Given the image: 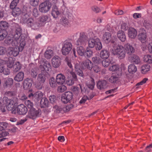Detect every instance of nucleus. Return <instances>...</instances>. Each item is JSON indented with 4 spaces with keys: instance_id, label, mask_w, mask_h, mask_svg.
Wrapping results in <instances>:
<instances>
[{
    "instance_id": "f257e3e1",
    "label": "nucleus",
    "mask_w": 152,
    "mask_h": 152,
    "mask_svg": "<svg viewBox=\"0 0 152 152\" xmlns=\"http://www.w3.org/2000/svg\"><path fill=\"white\" fill-rule=\"evenodd\" d=\"M0 109L2 112H4L6 111L5 107L6 106L8 111L12 110V113H16V111L15 108V103L13 100L5 97L4 98L3 100H2V102H0Z\"/></svg>"
},
{
    "instance_id": "f03ea898",
    "label": "nucleus",
    "mask_w": 152,
    "mask_h": 152,
    "mask_svg": "<svg viewBox=\"0 0 152 152\" xmlns=\"http://www.w3.org/2000/svg\"><path fill=\"white\" fill-rule=\"evenodd\" d=\"M112 53L114 55H118V58L123 59L125 56L126 52L124 47L119 45L116 43L113 42Z\"/></svg>"
},
{
    "instance_id": "7ed1b4c3",
    "label": "nucleus",
    "mask_w": 152,
    "mask_h": 152,
    "mask_svg": "<svg viewBox=\"0 0 152 152\" xmlns=\"http://www.w3.org/2000/svg\"><path fill=\"white\" fill-rule=\"evenodd\" d=\"M90 38L88 40V46L90 48H93L95 47L96 50H99L102 48V45L100 39L98 38H93V34L91 32L89 33Z\"/></svg>"
},
{
    "instance_id": "20e7f679",
    "label": "nucleus",
    "mask_w": 152,
    "mask_h": 152,
    "mask_svg": "<svg viewBox=\"0 0 152 152\" xmlns=\"http://www.w3.org/2000/svg\"><path fill=\"white\" fill-rule=\"evenodd\" d=\"M40 65L39 68L42 72L47 73L51 70V66L50 62L45 59L41 60L39 61Z\"/></svg>"
},
{
    "instance_id": "39448f33",
    "label": "nucleus",
    "mask_w": 152,
    "mask_h": 152,
    "mask_svg": "<svg viewBox=\"0 0 152 152\" xmlns=\"http://www.w3.org/2000/svg\"><path fill=\"white\" fill-rule=\"evenodd\" d=\"M41 114V111L40 109L37 110L32 108L28 111V114L26 116L27 118L32 119H34L39 117Z\"/></svg>"
},
{
    "instance_id": "423d86ee",
    "label": "nucleus",
    "mask_w": 152,
    "mask_h": 152,
    "mask_svg": "<svg viewBox=\"0 0 152 152\" xmlns=\"http://www.w3.org/2000/svg\"><path fill=\"white\" fill-rule=\"evenodd\" d=\"M88 37L86 34L84 32H81L80 34L79 38L75 43L76 45L78 46H85L88 39Z\"/></svg>"
},
{
    "instance_id": "0eeeda50",
    "label": "nucleus",
    "mask_w": 152,
    "mask_h": 152,
    "mask_svg": "<svg viewBox=\"0 0 152 152\" xmlns=\"http://www.w3.org/2000/svg\"><path fill=\"white\" fill-rule=\"evenodd\" d=\"M46 73L42 72L38 75L37 77V82L36 87L39 89H41L42 88L43 84L46 80Z\"/></svg>"
},
{
    "instance_id": "6e6552de",
    "label": "nucleus",
    "mask_w": 152,
    "mask_h": 152,
    "mask_svg": "<svg viewBox=\"0 0 152 152\" xmlns=\"http://www.w3.org/2000/svg\"><path fill=\"white\" fill-rule=\"evenodd\" d=\"M51 6L50 3L48 1H46L39 5V10L42 12L46 13L50 10Z\"/></svg>"
},
{
    "instance_id": "1a4fd4ad",
    "label": "nucleus",
    "mask_w": 152,
    "mask_h": 152,
    "mask_svg": "<svg viewBox=\"0 0 152 152\" xmlns=\"http://www.w3.org/2000/svg\"><path fill=\"white\" fill-rule=\"evenodd\" d=\"M72 48V45L70 42L65 41L64 43L62 49V53L63 55H68Z\"/></svg>"
},
{
    "instance_id": "9d476101",
    "label": "nucleus",
    "mask_w": 152,
    "mask_h": 152,
    "mask_svg": "<svg viewBox=\"0 0 152 152\" xmlns=\"http://www.w3.org/2000/svg\"><path fill=\"white\" fill-rule=\"evenodd\" d=\"M73 96V94L71 92H66L61 97V101L64 103H66L72 99Z\"/></svg>"
},
{
    "instance_id": "9b49d317",
    "label": "nucleus",
    "mask_w": 152,
    "mask_h": 152,
    "mask_svg": "<svg viewBox=\"0 0 152 152\" xmlns=\"http://www.w3.org/2000/svg\"><path fill=\"white\" fill-rule=\"evenodd\" d=\"M138 35V39L142 43L146 41L147 34L144 28H140Z\"/></svg>"
},
{
    "instance_id": "f8f14e48",
    "label": "nucleus",
    "mask_w": 152,
    "mask_h": 152,
    "mask_svg": "<svg viewBox=\"0 0 152 152\" xmlns=\"http://www.w3.org/2000/svg\"><path fill=\"white\" fill-rule=\"evenodd\" d=\"M93 66L92 62L89 59H86L83 62L81 65L82 68L83 69H87L91 70Z\"/></svg>"
},
{
    "instance_id": "ddd939ff",
    "label": "nucleus",
    "mask_w": 152,
    "mask_h": 152,
    "mask_svg": "<svg viewBox=\"0 0 152 152\" xmlns=\"http://www.w3.org/2000/svg\"><path fill=\"white\" fill-rule=\"evenodd\" d=\"M15 28V34L14 36V39L20 40V37L21 35L22 29L20 26L17 23L14 24Z\"/></svg>"
},
{
    "instance_id": "4468645a",
    "label": "nucleus",
    "mask_w": 152,
    "mask_h": 152,
    "mask_svg": "<svg viewBox=\"0 0 152 152\" xmlns=\"http://www.w3.org/2000/svg\"><path fill=\"white\" fill-rule=\"evenodd\" d=\"M27 107L23 104L18 105L17 108V113L20 115H25L27 113Z\"/></svg>"
},
{
    "instance_id": "2eb2a0df",
    "label": "nucleus",
    "mask_w": 152,
    "mask_h": 152,
    "mask_svg": "<svg viewBox=\"0 0 152 152\" xmlns=\"http://www.w3.org/2000/svg\"><path fill=\"white\" fill-rule=\"evenodd\" d=\"M121 75V71H119L117 75H113L109 78V81L112 83H118L121 80L120 77Z\"/></svg>"
},
{
    "instance_id": "dca6fc26",
    "label": "nucleus",
    "mask_w": 152,
    "mask_h": 152,
    "mask_svg": "<svg viewBox=\"0 0 152 152\" xmlns=\"http://www.w3.org/2000/svg\"><path fill=\"white\" fill-rule=\"evenodd\" d=\"M124 50L127 54L130 56L134 53L135 51L134 48L131 44L127 43L124 46Z\"/></svg>"
},
{
    "instance_id": "f3484780",
    "label": "nucleus",
    "mask_w": 152,
    "mask_h": 152,
    "mask_svg": "<svg viewBox=\"0 0 152 152\" xmlns=\"http://www.w3.org/2000/svg\"><path fill=\"white\" fill-rule=\"evenodd\" d=\"M43 94L40 91L36 92L34 94L31 93L28 96L29 98H31L37 101L39 100L42 97Z\"/></svg>"
},
{
    "instance_id": "a211bd4d",
    "label": "nucleus",
    "mask_w": 152,
    "mask_h": 152,
    "mask_svg": "<svg viewBox=\"0 0 152 152\" xmlns=\"http://www.w3.org/2000/svg\"><path fill=\"white\" fill-rule=\"evenodd\" d=\"M61 58L58 56H54L52 59V64L53 67L57 68L61 64Z\"/></svg>"
},
{
    "instance_id": "6ab92c4d",
    "label": "nucleus",
    "mask_w": 152,
    "mask_h": 152,
    "mask_svg": "<svg viewBox=\"0 0 152 152\" xmlns=\"http://www.w3.org/2000/svg\"><path fill=\"white\" fill-rule=\"evenodd\" d=\"M66 4L63 0H61L60 1V4L58 5V8L61 14H64L67 12V9L66 7Z\"/></svg>"
},
{
    "instance_id": "aec40b11",
    "label": "nucleus",
    "mask_w": 152,
    "mask_h": 152,
    "mask_svg": "<svg viewBox=\"0 0 152 152\" xmlns=\"http://www.w3.org/2000/svg\"><path fill=\"white\" fill-rule=\"evenodd\" d=\"M128 59L129 61L135 64H139L141 62L139 57L134 54L129 56L128 57Z\"/></svg>"
},
{
    "instance_id": "412c9836",
    "label": "nucleus",
    "mask_w": 152,
    "mask_h": 152,
    "mask_svg": "<svg viewBox=\"0 0 152 152\" xmlns=\"http://www.w3.org/2000/svg\"><path fill=\"white\" fill-rule=\"evenodd\" d=\"M7 52L9 55L16 56L18 55L19 51L18 48L10 47L8 49Z\"/></svg>"
},
{
    "instance_id": "4be33fe9",
    "label": "nucleus",
    "mask_w": 152,
    "mask_h": 152,
    "mask_svg": "<svg viewBox=\"0 0 152 152\" xmlns=\"http://www.w3.org/2000/svg\"><path fill=\"white\" fill-rule=\"evenodd\" d=\"M65 77L62 74H58L56 76V81L58 84H63L65 81Z\"/></svg>"
},
{
    "instance_id": "5701e85b",
    "label": "nucleus",
    "mask_w": 152,
    "mask_h": 152,
    "mask_svg": "<svg viewBox=\"0 0 152 152\" xmlns=\"http://www.w3.org/2000/svg\"><path fill=\"white\" fill-rule=\"evenodd\" d=\"M51 14L54 18H57L58 16L61 14L59 9L56 6L54 5L52 7Z\"/></svg>"
},
{
    "instance_id": "b1692460",
    "label": "nucleus",
    "mask_w": 152,
    "mask_h": 152,
    "mask_svg": "<svg viewBox=\"0 0 152 152\" xmlns=\"http://www.w3.org/2000/svg\"><path fill=\"white\" fill-rule=\"evenodd\" d=\"M32 80L31 79L26 78L23 82V87L27 89L30 88L32 86Z\"/></svg>"
},
{
    "instance_id": "393cba45",
    "label": "nucleus",
    "mask_w": 152,
    "mask_h": 152,
    "mask_svg": "<svg viewBox=\"0 0 152 152\" xmlns=\"http://www.w3.org/2000/svg\"><path fill=\"white\" fill-rule=\"evenodd\" d=\"M137 34V31L134 28H131L129 29L128 31V35L130 38L133 39L135 38Z\"/></svg>"
},
{
    "instance_id": "a878e982",
    "label": "nucleus",
    "mask_w": 152,
    "mask_h": 152,
    "mask_svg": "<svg viewBox=\"0 0 152 152\" xmlns=\"http://www.w3.org/2000/svg\"><path fill=\"white\" fill-rule=\"evenodd\" d=\"M20 40L14 39H10L7 40V43L11 45L14 48H18V42H20Z\"/></svg>"
},
{
    "instance_id": "bb28decb",
    "label": "nucleus",
    "mask_w": 152,
    "mask_h": 152,
    "mask_svg": "<svg viewBox=\"0 0 152 152\" xmlns=\"http://www.w3.org/2000/svg\"><path fill=\"white\" fill-rule=\"evenodd\" d=\"M49 17L48 15H43L39 18V21L42 26H44L45 23L49 21Z\"/></svg>"
},
{
    "instance_id": "cd10ccee",
    "label": "nucleus",
    "mask_w": 152,
    "mask_h": 152,
    "mask_svg": "<svg viewBox=\"0 0 152 152\" xmlns=\"http://www.w3.org/2000/svg\"><path fill=\"white\" fill-rule=\"evenodd\" d=\"M118 38L122 42H124L126 39V35L124 32L122 31H118L117 33Z\"/></svg>"
},
{
    "instance_id": "c85d7f7f",
    "label": "nucleus",
    "mask_w": 152,
    "mask_h": 152,
    "mask_svg": "<svg viewBox=\"0 0 152 152\" xmlns=\"http://www.w3.org/2000/svg\"><path fill=\"white\" fill-rule=\"evenodd\" d=\"M13 81L11 78H9L5 80L4 84V88H9L11 87L13 84Z\"/></svg>"
},
{
    "instance_id": "c756f323",
    "label": "nucleus",
    "mask_w": 152,
    "mask_h": 152,
    "mask_svg": "<svg viewBox=\"0 0 152 152\" xmlns=\"http://www.w3.org/2000/svg\"><path fill=\"white\" fill-rule=\"evenodd\" d=\"M111 39L110 34L109 32H105L103 35V39L106 43H108Z\"/></svg>"
},
{
    "instance_id": "7c9ffc66",
    "label": "nucleus",
    "mask_w": 152,
    "mask_h": 152,
    "mask_svg": "<svg viewBox=\"0 0 152 152\" xmlns=\"http://www.w3.org/2000/svg\"><path fill=\"white\" fill-rule=\"evenodd\" d=\"M24 75V73L23 72H19L15 77L14 80L17 82L22 81L23 79Z\"/></svg>"
},
{
    "instance_id": "2f4dec72",
    "label": "nucleus",
    "mask_w": 152,
    "mask_h": 152,
    "mask_svg": "<svg viewBox=\"0 0 152 152\" xmlns=\"http://www.w3.org/2000/svg\"><path fill=\"white\" fill-rule=\"evenodd\" d=\"M106 82L105 80L99 81L97 83L98 88L100 89L105 88L106 87Z\"/></svg>"
},
{
    "instance_id": "473e14b6",
    "label": "nucleus",
    "mask_w": 152,
    "mask_h": 152,
    "mask_svg": "<svg viewBox=\"0 0 152 152\" xmlns=\"http://www.w3.org/2000/svg\"><path fill=\"white\" fill-rule=\"evenodd\" d=\"M29 73L32 77L34 78H36L38 74L37 68L36 67L32 68L29 72Z\"/></svg>"
},
{
    "instance_id": "72a5a7b5",
    "label": "nucleus",
    "mask_w": 152,
    "mask_h": 152,
    "mask_svg": "<svg viewBox=\"0 0 152 152\" xmlns=\"http://www.w3.org/2000/svg\"><path fill=\"white\" fill-rule=\"evenodd\" d=\"M74 68L77 74L80 76H83V74L82 71L80 69L79 64L77 63H75Z\"/></svg>"
},
{
    "instance_id": "f704fd0d",
    "label": "nucleus",
    "mask_w": 152,
    "mask_h": 152,
    "mask_svg": "<svg viewBox=\"0 0 152 152\" xmlns=\"http://www.w3.org/2000/svg\"><path fill=\"white\" fill-rule=\"evenodd\" d=\"M100 57L103 59H107L109 56V53L107 50H103L100 53Z\"/></svg>"
},
{
    "instance_id": "c9c22d12",
    "label": "nucleus",
    "mask_w": 152,
    "mask_h": 152,
    "mask_svg": "<svg viewBox=\"0 0 152 152\" xmlns=\"http://www.w3.org/2000/svg\"><path fill=\"white\" fill-rule=\"evenodd\" d=\"M0 73H3L4 75H7L10 73V71L9 69L5 68L3 64H1L0 65Z\"/></svg>"
},
{
    "instance_id": "e433bc0d",
    "label": "nucleus",
    "mask_w": 152,
    "mask_h": 152,
    "mask_svg": "<svg viewBox=\"0 0 152 152\" xmlns=\"http://www.w3.org/2000/svg\"><path fill=\"white\" fill-rule=\"evenodd\" d=\"M40 105L42 107H45L48 106L49 102L48 99L46 98H43L40 101Z\"/></svg>"
},
{
    "instance_id": "4c0bfd02",
    "label": "nucleus",
    "mask_w": 152,
    "mask_h": 152,
    "mask_svg": "<svg viewBox=\"0 0 152 152\" xmlns=\"http://www.w3.org/2000/svg\"><path fill=\"white\" fill-rule=\"evenodd\" d=\"M35 21L34 19L32 18L26 19L24 20V23H26L28 27L31 28V26L33 24Z\"/></svg>"
},
{
    "instance_id": "58836bf2",
    "label": "nucleus",
    "mask_w": 152,
    "mask_h": 152,
    "mask_svg": "<svg viewBox=\"0 0 152 152\" xmlns=\"http://www.w3.org/2000/svg\"><path fill=\"white\" fill-rule=\"evenodd\" d=\"M53 51L51 50H47L45 53L44 56L47 59H50L53 56Z\"/></svg>"
},
{
    "instance_id": "ea45409f",
    "label": "nucleus",
    "mask_w": 152,
    "mask_h": 152,
    "mask_svg": "<svg viewBox=\"0 0 152 152\" xmlns=\"http://www.w3.org/2000/svg\"><path fill=\"white\" fill-rule=\"evenodd\" d=\"M150 69V66L148 64L143 65L141 67V72L143 74H145Z\"/></svg>"
},
{
    "instance_id": "a19ab883",
    "label": "nucleus",
    "mask_w": 152,
    "mask_h": 152,
    "mask_svg": "<svg viewBox=\"0 0 152 152\" xmlns=\"http://www.w3.org/2000/svg\"><path fill=\"white\" fill-rule=\"evenodd\" d=\"M137 70L136 67L133 64H131L129 65L128 67V71L132 73H134L136 72Z\"/></svg>"
},
{
    "instance_id": "79ce46f5",
    "label": "nucleus",
    "mask_w": 152,
    "mask_h": 152,
    "mask_svg": "<svg viewBox=\"0 0 152 152\" xmlns=\"http://www.w3.org/2000/svg\"><path fill=\"white\" fill-rule=\"evenodd\" d=\"M7 33L4 30H0V41L4 39L7 36Z\"/></svg>"
},
{
    "instance_id": "37998d69",
    "label": "nucleus",
    "mask_w": 152,
    "mask_h": 152,
    "mask_svg": "<svg viewBox=\"0 0 152 152\" xmlns=\"http://www.w3.org/2000/svg\"><path fill=\"white\" fill-rule=\"evenodd\" d=\"M109 70L110 71H115L117 73H118L119 71L121 72V69L119 68L118 65H112L109 68Z\"/></svg>"
},
{
    "instance_id": "c03bdc74",
    "label": "nucleus",
    "mask_w": 152,
    "mask_h": 152,
    "mask_svg": "<svg viewBox=\"0 0 152 152\" xmlns=\"http://www.w3.org/2000/svg\"><path fill=\"white\" fill-rule=\"evenodd\" d=\"M12 12V14L13 16H16L19 15L21 13V10L18 7H15L13 9Z\"/></svg>"
},
{
    "instance_id": "a18cd8bd",
    "label": "nucleus",
    "mask_w": 152,
    "mask_h": 152,
    "mask_svg": "<svg viewBox=\"0 0 152 152\" xmlns=\"http://www.w3.org/2000/svg\"><path fill=\"white\" fill-rule=\"evenodd\" d=\"M14 59L12 57H10L7 61V67L9 68H12L13 66Z\"/></svg>"
},
{
    "instance_id": "49530a36",
    "label": "nucleus",
    "mask_w": 152,
    "mask_h": 152,
    "mask_svg": "<svg viewBox=\"0 0 152 152\" xmlns=\"http://www.w3.org/2000/svg\"><path fill=\"white\" fill-rule=\"evenodd\" d=\"M144 61L149 63H152V56L149 55H145L143 58Z\"/></svg>"
},
{
    "instance_id": "de8ad7c7",
    "label": "nucleus",
    "mask_w": 152,
    "mask_h": 152,
    "mask_svg": "<svg viewBox=\"0 0 152 152\" xmlns=\"http://www.w3.org/2000/svg\"><path fill=\"white\" fill-rule=\"evenodd\" d=\"M85 51V49L82 46H80L77 48V53L80 56L84 55Z\"/></svg>"
},
{
    "instance_id": "09e8293b",
    "label": "nucleus",
    "mask_w": 152,
    "mask_h": 152,
    "mask_svg": "<svg viewBox=\"0 0 152 152\" xmlns=\"http://www.w3.org/2000/svg\"><path fill=\"white\" fill-rule=\"evenodd\" d=\"M21 68V66L20 63L19 62H17L14 65L13 71L15 72H17L20 70Z\"/></svg>"
},
{
    "instance_id": "8fccbe9b",
    "label": "nucleus",
    "mask_w": 152,
    "mask_h": 152,
    "mask_svg": "<svg viewBox=\"0 0 152 152\" xmlns=\"http://www.w3.org/2000/svg\"><path fill=\"white\" fill-rule=\"evenodd\" d=\"M93 52L90 49H87L85 51L84 56L87 58H90L92 56Z\"/></svg>"
},
{
    "instance_id": "3c124183",
    "label": "nucleus",
    "mask_w": 152,
    "mask_h": 152,
    "mask_svg": "<svg viewBox=\"0 0 152 152\" xmlns=\"http://www.w3.org/2000/svg\"><path fill=\"white\" fill-rule=\"evenodd\" d=\"M73 107V105L71 104L62 107L63 111L68 112L72 109Z\"/></svg>"
},
{
    "instance_id": "603ef678",
    "label": "nucleus",
    "mask_w": 152,
    "mask_h": 152,
    "mask_svg": "<svg viewBox=\"0 0 152 152\" xmlns=\"http://www.w3.org/2000/svg\"><path fill=\"white\" fill-rule=\"evenodd\" d=\"M42 26L39 22L35 21L33 24L31 26V28L34 29H37L40 27Z\"/></svg>"
},
{
    "instance_id": "864d4df0",
    "label": "nucleus",
    "mask_w": 152,
    "mask_h": 152,
    "mask_svg": "<svg viewBox=\"0 0 152 152\" xmlns=\"http://www.w3.org/2000/svg\"><path fill=\"white\" fill-rule=\"evenodd\" d=\"M19 43H20V44L18 49L19 51H21L23 50L25 45V41L23 40H22V41L20 40Z\"/></svg>"
},
{
    "instance_id": "5fc2aeb1",
    "label": "nucleus",
    "mask_w": 152,
    "mask_h": 152,
    "mask_svg": "<svg viewBox=\"0 0 152 152\" xmlns=\"http://www.w3.org/2000/svg\"><path fill=\"white\" fill-rule=\"evenodd\" d=\"M66 90V87L64 85H61L58 87L57 91L58 92L62 93L64 92Z\"/></svg>"
},
{
    "instance_id": "6e6d98bb",
    "label": "nucleus",
    "mask_w": 152,
    "mask_h": 152,
    "mask_svg": "<svg viewBox=\"0 0 152 152\" xmlns=\"http://www.w3.org/2000/svg\"><path fill=\"white\" fill-rule=\"evenodd\" d=\"M19 1V0H13L10 4V8L11 9L14 8L18 3Z\"/></svg>"
},
{
    "instance_id": "4d7b16f0",
    "label": "nucleus",
    "mask_w": 152,
    "mask_h": 152,
    "mask_svg": "<svg viewBox=\"0 0 152 152\" xmlns=\"http://www.w3.org/2000/svg\"><path fill=\"white\" fill-rule=\"evenodd\" d=\"M25 103L30 109L33 108L34 104L32 102H31L29 100H26L25 102Z\"/></svg>"
},
{
    "instance_id": "13d9d810",
    "label": "nucleus",
    "mask_w": 152,
    "mask_h": 152,
    "mask_svg": "<svg viewBox=\"0 0 152 152\" xmlns=\"http://www.w3.org/2000/svg\"><path fill=\"white\" fill-rule=\"evenodd\" d=\"M8 126V124L6 122L0 123V131H3L6 129Z\"/></svg>"
},
{
    "instance_id": "bf43d9fd",
    "label": "nucleus",
    "mask_w": 152,
    "mask_h": 152,
    "mask_svg": "<svg viewBox=\"0 0 152 152\" xmlns=\"http://www.w3.org/2000/svg\"><path fill=\"white\" fill-rule=\"evenodd\" d=\"M8 23L6 21H2L0 23V27L2 29L8 27Z\"/></svg>"
},
{
    "instance_id": "052dcab7",
    "label": "nucleus",
    "mask_w": 152,
    "mask_h": 152,
    "mask_svg": "<svg viewBox=\"0 0 152 152\" xmlns=\"http://www.w3.org/2000/svg\"><path fill=\"white\" fill-rule=\"evenodd\" d=\"M144 26L147 29H148L150 28L151 26L149 22L147 20H144L143 23Z\"/></svg>"
},
{
    "instance_id": "680f3d73",
    "label": "nucleus",
    "mask_w": 152,
    "mask_h": 152,
    "mask_svg": "<svg viewBox=\"0 0 152 152\" xmlns=\"http://www.w3.org/2000/svg\"><path fill=\"white\" fill-rule=\"evenodd\" d=\"M65 61L67 63V65L69 67V68L73 69V66L71 63V61L70 59L68 57H66L65 59Z\"/></svg>"
},
{
    "instance_id": "e2e57ef3",
    "label": "nucleus",
    "mask_w": 152,
    "mask_h": 152,
    "mask_svg": "<svg viewBox=\"0 0 152 152\" xmlns=\"http://www.w3.org/2000/svg\"><path fill=\"white\" fill-rule=\"evenodd\" d=\"M39 2V0H30L29 2L30 4L33 6L35 7L37 6Z\"/></svg>"
},
{
    "instance_id": "0e129e2a",
    "label": "nucleus",
    "mask_w": 152,
    "mask_h": 152,
    "mask_svg": "<svg viewBox=\"0 0 152 152\" xmlns=\"http://www.w3.org/2000/svg\"><path fill=\"white\" fill-rule=\"evenodd\" d=\"M53 108L55 109L56 112L59 113L63 111L62 107L61 106L55 105L53 107Z\"/></svg>"
},
{
    "instance_id": "69168bd1",
    "label": "nucleus",
    "mask_w": 152,
    "mask_h": 152,
    "mask_svg": "<svg viewBox=\"0 0 152 152\" xmlns=\"http://www.w3.org/2000/svg\"><path fill=\"white\" fill-rule=\"evenodd\" d=\"M110 62V61L109 60H104L102 61V64L103 66L106 67L109 65Z\"/></svg>"
},
{
    "instance_id": "338daca9",
    "label": "nucleus",
    "mask_w": 152,
    "mask_h": 152,
    "mask_svg": "<svg viewBox=\"0 0 152 152\" xmlns=\"http://www.w3.org/2000/svg\"><path fill=\"white\" fill-rule=\"evenodd\" d=\"M61 22L62 24L64 26L67 25L68 24L69 22L66 18L64 17H62L61 20Z\"/></svg>"
},
{
    "instance_id": "774afa93",
    "label": "nucleus",
    "mask_w": 152,
    "mask_h": 152,
    "mask_svg": "<svg viewBox=\"0 0 152 152\" xmlns=\"http://www.w3.org/2000/svg\"><path fill=\"white\" fill-rule=\"evenodd\" d=\"M57 83L55 80L54 79H51L50 81V86L52 87H55L56 86Z\"/></svg>"
}]
</instances>
